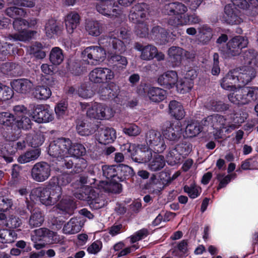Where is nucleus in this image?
I'll return each mask as SVG.
<instances>
[{"label":"nucleus","mask_w":258,"mask_h":258,"mask_svg":"<svg viewBox=\"0 0 258 258\" xmlns=\"http://www.w3.org/2000/svg\"><path fill=\"white\" fill-rule=\"evenodd\" d=\"M255 77L254 71L251 68L247 70L245 67L237 68L230 71L221 82V86L225 90L234 92L236 83L245 85L248 83Z\"/></svg>","instance_id":"1"},{"label":"nucleus","mask_w":258,"mask_h":258,"mask_svg":"<svg viewBox=\"0 0 258 258\" xmlns=\"http://www.w3.org/2000/svg\"><path fill=\"white\" fill-rule=\"evenodd\" d=\"M187 7L183 4L176 2L166 4L163 9V13L169 16H174L168 20V24L174 27L187 24L190 16L186 14Z\"/></svg>","instance_id":"2"},{"label":"nucleus","mask_w":258,"mask_h":258,"mask_svg":"<svg viewBox=\"0 0 258 258\" xmlns=\"http://www.w3.org/2000/svg\"><path fill=\"white\" fill-rule=\"evenodd\" d=\"M61 194V188L59 186L49 184L45 187L33 189L30 197L31 200L34 201L36 196L43 205L50 206L56 203L59 200Z\"/></svg>","instance_id":"3"},{"label":"nucleus","mask_w":258,"mask_h":258,"mask_svg":"<svg viewBox=\"0 0 258 258\" xmlns=\"http://www.w3.org/2000/svg\"><path fill=\"white\" fill-rule=\"evenodd\" d=\"M232 4H229L225 7V21L230 24H239L242 19L237 14L238 10L234 7L237 6L242 9H247L252 7L256 0H231Z\"/></svg>","instance_id":"4"},{"label":"nucleus","mask_w":258,"mask_h":258,"mask_svg":"<svg viewBox=\"0 0 258 258\" xmlns=\"http://www.w3.org/2000/svg\"><path fill=\"white\" fill-rule=\"evenodd\" d=\"M31 239L34 243V247L39 250L45 247L48 243L55 242L57 234L47 228H41L33 231Z\"/></svg>","instance_id":"5"},{"label":"nucleus","mask_w":258,"mask_h":258,"mask_svg":"<svg viewBox=\"0 0 258 258\" xmlns=\"http://www.w3.org/2000/svg\"><path fill=\"white\" fill-rule=\"evenodd\" d=\"M72 142L69 139L59 138L51 142L48 149L49 155L56 158V162L63 158L69 157V148Z\"/></svg>","instance_id":"6"},{"label":"nucleus","mask_w":258,"mask_h":258,"mask_svg":"<svg viewBox=\"0 0 258 258\" xmlns=\"http://www.w3.org/2000/svg\"><path fill=\"white\" fill-rule=\"evenodd\" d=\"M26 20L22 18L15 19L13 27L17 33L10 35L8 37L9 40L26 41L31 39L37 33L36 31L27 30Z\"/></svg>","instance_id":"7"},{"label":"nucleus","mask_w":258,"mask_h":258,"mask_svg":"<svg viewBox=\"0 0 258 258\" xmlns=\"http://www.w3.org/2000/svg\"><path fill=\"white\" fill-rule=\"evenodd\" d=\"M29 113L32 119L38 123L48 122L53 118L52 111L43 104H31Z\"/></svg>","instance_id":"8"},{"label":"nucleus","mask_w":258,"mask_h":258,"mask_svg":"<svg viewBox=\"0 0 258 258\" xmlns=\"http://www.w3.org/2000/svg\"><path fill=\"white\" fill-rule=\"evenodd\" d=\"M26 147V143L24 140L18 142H8L0 143V156L4 159L7 163L13 161L12 155L18 150H22Z\"/></svg>","instance_id":"9"},{"label":"nucleus","mask_w":258,"mask_h":258,"mask_svg":"<svg viewBox=\"0 0 258 258\" xmlns=\"http://www.w3.org/2000/svg\"><path fill=\"white\" fill-rule=\"evenodd\" d=\"M106 51L101 46H91L82 52L83 58L91 65H98L106 58Z\"/></svg>","instance_id":"10"},{"label":"nucleus","mask_w":258,"mask_h":258,"mask_svg":"<svg viewBox=\"0 0 258 258\" xmlns=\"http://www.w3.org/2000/svg\"><path fill=\"white\" fill-rule=\"evenodd\" d=\"M113 114L114 111L111 108L96 102L93 103L87 111V115L90 118L98 119H109Z\"/></svg>","instance_id":"11"},{"label":"nucleus","mask_w":258,"mask_h":258,"mask_svg":"<svg viewBox=\"0 0 258 258\" xmlns=\"http://www.w3.org/2000/svg\"><path fill=\"white\" fill-rule=\"evenodd\" d=\"M82 193L77 194L76 198L81 200L90 202L91 206L95 209H99L104 205V201L98 198V193L93 186H86L82 187Z\"/></svg>","instance_id":"12"},{"label":"nucleus","mask_w":258,"mask_h":258,"mask_svg":"<svg viewBox=\"0 0 258 258\" xmlns=\"http://www.w3.org/2000/svg\"><path fill=\"white\" fill-rule=\"evenodd\" d=\"M146 142L155 151L159 153L162 152L166 147L161 133L155 130H150L147 132Z\"/></svg>","instance_id":"13"},{"label":"nucleus","mask_w":258,"mask_h":258,"mask_svg":"<svg viewBox=\"0 0 258 258\" xmlns=\"http://www.w3.org/2000/svg\"><path fill=\"white\" fill-rule=\"evenodd\" d=\"M51 167L45 162H40L35 164L31 170L32 178L37 182H43L50 176Z\"/></svg>","instance_id":"14"},{"label":"nucleus","mask_w":258,"mask_h":258,"mask_svg":"<svg viewBox=\"0 0 258 258\" xmlns=\"http://www.w3.org/2000/svg\"><path fill=\"white\" fill-rule=\"evenodd\" d=\"M168 55L174 67L178 66L184 58L191 59L194 54L188 52L180 47H171L168 51Z\"/></svg>","instance_id":"15"},{"label":"nucleus","mask_w":258,"mask_h":258,"mask_svg":"<svg viewBox=\"0 0 258 258\" xmlns=\"http://www.w3.org/2000/svg\"><path fill=\"white\" fill-rule=\"evenodd\" d=\"M114 77V72L107 68H96L89 75L90 81L94 83L107 82L113 79Z\"/></svg>","instance_id":"16"},{"label":"nucleus","mask_w":258,"mask_h":258,"mask_svg":"<svg viewBox=\"0 0 258 258\" xmlns=\"http://www.w3.org/2000/svg\"><path fill=\"white\" fill-rule=\"evenodd\" d=\"M148 6L145 3L135 5L131 10L129 20L135 24L144 22L148 13Z\"/></svg>","instance_id":"17"},{"label":"nucleus","mask_w":258,"mask_h":258,"mask_svg":"<svg viewBox=\"0 0 258 258\" xmlns=\"http://www.w3.org/2000/svg\"><path fill=\"white\" fill-rule=\"evenodd\" d=\"M113 0H102L96 5L98 12L110 18L116 17L120 14V11L116 9Z\"/></svg>","instance_id":"18"},{"label":"nucleus","mask_w":258,"mask_h":258,"mask_svg":"<svg viewBox=\"0 0 258 258\" xmlns=\"http://www.w3.org/2000/svg\"><path fill=\"white\" fill-rule=\"evenodd\" d=\"M228 99L230 102L236 104H246L250 103L248 87L235 89L234 92L228 95Z\"/></svg>","instance_id":"19"},{"label":"nucleus","mask_w":258,"mask_h":258,"mask_svg":"<svg viewBox=\"0 0 258 258\" xmlns=\"http://www.w3.org/2000/svg\"><path fill=\"white\" fill-rule=\"evenodd\" d=\"M248 40L242 36H237L233 37L228 42L227 53L231 56L238 55L240 50L246 47Z\"/></svg>","instance_id":"20"},{"label":"nucleus","mask_w":258,"mask_h":258,"mask_svg":"<svg viewBox=\"0 0 258 258\" xmlns=\"http://www.w3.org/2000/svg\"><path fill=\"white\" fill-rule=\"evenodd\" d=\"M106 43L111 45L115 52L122 53L126 50L125 45L120 40L117 39L114 33H110L108 36L101 38L99 40L100 44H102L104 46H107Z\"/></svg>","instance_id":"21"},{"label":"nucleus","mask_w":258,"mask_h":258,"mask_svg":"<svg viewBox=\"0 0 258 258\" xmlns=\"http://www.w3.org/2000/svg\"><path fill=\"white\" fill-rule=\"evenodd\" d=\"M181 127L178 123L174 125L170 122H167L162 129L164 136L170 141L177 140L181 134Z\"/></svg>","instance_id":"22"},{"label":"nucleus","mask_w":258,"mask_h":258,"mask_svg":"<svg viewBox=\"0 0 258 258\" xmlns=\"http://www.w3.org/2000/svg\"><path fill=\"white\" fill-rule=\"evenodd\" d=\"M178 80L177 73L174 71H168L159 76L158 83L167 88H172L176 84Z\"/></svg>","instance_id":"23"},{"label":"nucleus","mask_w":258,"mask_h":258,"mask_svg":"<svg viewBox=\"0 0 258 258\" xmlns=\"http://www.w3.org/2000/svg\"><path fill=\"white\" fill-rule=\"evenodd\" d=\"M204 125L210 126L215 129H222L228 126L224 116L216 114L206 117L202 122Z\"/></svg>","instance_id":"24"},{"label":"nucleus","mask_w":258,"mask_h":258,"mask_svg":"<svg viewBox=\"0 0 258 258\" xmlns=\"http://www.w3.org/2000/svg\"><path fill=\"white\" fill-rule=\"evenodd\" d=\"M135 48L141 52L140 58L144 60L153 59L157 53V48L152 45L143 46L137 43L135 45Z\"/></svg>","instance_id":"25"},{"label":"nucleus","mask_w":258,"mask_h":258,"mask_svg":"<svg viewBox=\"0 0 258 258\" xmlns=\"http://www.w3.org/2000/svg\"><path fill=\"white\" fill-rule=\"evenodd\" d=\"M240 60L243 63L244 66L241 67V68L243 67H245L247 70L249 68H251L254 71V69L252 66H249V64H255L258 60V54L256 51L253 50H249L243 52L240 55Z\"/></svg>","instance_id":"26"},{"label":"nucleus","mask_w":258,"mask_h":258,"mask_svg":"<svg viewBox=\"0 0 258 258\" xmlns=\"http://www.w3.org/2000/svg\"><path fill=\"white\" fill-rule=\"evenodd\" d=\"M33 86L32 82L26 79L15 80L11 82L12 88L17 92L22 94L29 92Z\"/></svg>","instance_id":"27"},{"label":"nucleus","mask_w":258,"mask_h":258,"mask_svg":"<svg viewBox=\"0 0 258 258\" xmlns=\"http://www.w3.org/2000/svg\"><path fill=\"white\" fill-rule=\"evenodd\" d=\"M64 22L67 32L72 34L80 24V16L77 12H71L65 17Z\"/></svg>","instance_id":"28"},{"label":"nucleus","mask_w":258,"mask_h":258,"mask_svg":"<svg viewBox=\"0 0 258 258\" xmlns=\"http://www.w3.org/2000/svg\"><path fill=\"white\" fill-rule=\"evenodd\" d=\"M83 223L80 219L73 218L63 227V232L66 234H74L80 232Z\"/></svg>","instance_id":"29"},{"label":"nucleus","mask_w":258,"mask_h":258,"mask_svg":"<svg viewBox=\"0 0 258 258\" xmlns=\"http://www.w3.org/2000/svg\"><path fill=\"white\" fill-rule=\"evenodd\" d=\"M152 157V150L145 145H140L137 155L134 157V160L139 163H145L149 161Z\"/></svg>","instance_id":"30"},{"label":"nucleus","mask_w":258,"mask_h":258,"mask_svg":"<svg viewBox=\"0 0 258 258\" xmlns=\"http://www.w3.org/2000/svg\"><path fill=\"white\" fill-rule=\"evenodd\" d=\"M103 25L97 21L87 20L85 23V30L92 36H99L103 31Z\"/></svg>","instance_id":"31"},{"label":"nucleus","mask_w":258,"mask_h":258,"mask_svg":"<svg viewBox=\"0 0 258 258\" xmlns=\"http://www.w3.org/2000/svg\"><path fill=\"white\" fill-rule=\"evenodd\" d=\"M40 154L41 150L40 149H31L20 155L17 159V161L21 164L27 163L36 160Z\"/></svg>","instance_id":"32"},{"label":"nucleus","mask_w":258,"mask_h":258,"mask_svg":"<svg viewBox=\"0 0 258 258\" xmlns=\"http://www.w3.org/2000/svg\"><path fill=\"white\" fill-rule=\"evenodd\" d=\"M169 113L175 118L180 120L183 118L185 112L181 104L175 100L170 102L169 105Z\"/></svg>","instance_id":"33"},{"label":"nucleus","mask_w":258,"mask_h":258,"mask_svg":"<svg viewBox=\"0 0 258 258\" xmlns=\"http://www.w3.org/2000/svg\"><path fill=\"white\" fill-rule=\"evenodd\" d=\"M166 92L158 87H152L148 91V96L150 100L154 102H159L166 97Z\"/></svg>","instance_id":"34"},{"label":"nucleus","mask_w":258,"mask_h":258,"mask_svg":"<svg viewBox=\"0 0 258 258\" xmlns=\"http://www.w3.org/2000/svg\"><path fill=\"white\" fill-rule=\"evenodd\" d=\"M44 29L46 36L48 38H51L59 32L61 28L60 24L56 20L51 19L46 22Z\"/></svg>","instance_id":"35"},{"label":"nucleus","mask_w":258,"mask_h":258,"mask_svg":"<svg viewBox=\"0 0 258 258\" xmlns=\"http://www.w3.org/2000/svg\"><path fill=\"white\" fill-rule=\"evenodd\" d=\"M116 137L115 131L112 128L107 127L102 129L99 140L100 143L107 144L113 142Z\"/></svg>","instance_id":"36"},{"label":"nucleus","mask_w":258,"mask_h":258,"mask_svg":"<svg viewBox=\"0 0 258 258\" xmlns=\"http://www.w3.org/2000/svg\"><path fill=\"white\" fill-rule=\"evenodd\" d=\"M44 221V216L41 212L35 208L31 212L29 220V225L31 228L40 226Z\"/></svg>","instance_id":"37"},{"label":"nucleus","mask_w":258,"mask_h":258,"mask_svg":"<svg viewBox=\"0 0 258 258\" xmlns=\"http://www.w3.org/2000/svg\"><path fill=\"white\" fill-rule=\"evenodd\" d=\"M99 189L105 191L119 193L121 191V185L117 182L101 181L98 185Z\"/></svg>","instance_id":"38"},{"label":"nucleus","mask_w":258,"mask_h":258,"mask_svg":"<svg viewBox=\"0 0 258 258\" xmlns=\"http://www.w3.org/2000/svg\"><path fill=\"white\" fill-rule=\"evenodd\" d=\"M51 95L50 89L44 86H39L36 87L33 92L34 97L39 100H46L50 97Z\"/></svg>","instance_id":"39"},{"label":"nucleus","mask_w":258,"mask_h":258,"mask_svg":"<svg viewBox=\"0 0 258 258\" xmlns=\"http://www.w3.org/2000/svg\"><path fill=\"white\" fill-rule=\"evenodd\" d=\"M207 108L215 111H223L229 108V105L221 101L211 100L205 105Z\"/></svg>","instance_id":"40"},{"label":"nucleus","mask_w":258,"mask_h":258,"mask_svg":"<svg viewBox=\"0 0 258 258\" xmlns=\"http://www.w3.org/2000/svg\"><path fill=\"white\" fill-rule=\"evenodd\" d=\"M138 247L136 245H133L131 247H125L124 244L122 242H119L116 243L113 246V250L117 252L115 254L118 257H121L126 255L130 253L132 251L136 249Z\"/></svg>","instance_id":"41"},{"label":"nucleus","mask_w":258,"mask_h":258,"mask_svg":"<svg viewBox=\"0 0 258 258\" xmlns=\"http://www.w3.org/2000/svg\"><path fill=\"white\" fill-rule=\"evenodd\" d=\"M75 205L70 198L62 199L58 205V208L62 212L71 215L75 209Z\"/></svg>","instance_id":"42"},{"label":"nucleus","mask_w":258,"mask_h":258,"mask_svg":"<svg viewBox=\"0 0 258 258\" xmlns=\"http://www.w3.org/2000/svg\"><path fill=\"white\" fill-rule=\"evenodd\" d=\"M115 85L113 83L107 84L105 87H103L99 91V93L102 97L103 99L113 98L116 95L114 91Z\"/></svg>","instance_id":"43"},{"label":"nucleus","mask_w":258,"mask_h":258,"mask_svg":"<svg viewBox=\"0 0 258 258\" xmlns=\"http://www.w3.org/2000/svg\"><path fill=\"white\" fill-rule=\"evenodd\" d=\"M63 54L62 50L59 47H54L50 51L49 59L54 65L60 64L63 60Z\"/></svg>","instance_id":"44"},{"label":"nucleus","mask_w":258,"mask_h":258,"mask_svg":"<svg viewBox=\"0 0 258 258\" xmlns=\"http://www.w3.org/2000/svg\"><path fill=\"white\" fill-rule=\"evenodd\" d=\"M165 165L164 157L159 154H155L153 158L149 164V168L153 171L162 169Z\"/></svg>","instance_id":"45"},{"label":"nucleus","mask_w":258,"mask_h":258,"mask_svg":"<svg viewBox=\"0 0 258 258\" xmlns=\"http://www.w3.org/2000/svg\"><path fill=\"white\" fill-rule=\"evenodd\" d=\"M26 141L31 147L37 148L43 143L44 137L41 133H37L33 135L28 136Z\"/></svg>","instance_id":"46"},{"label":"nucleus","mask_w":258,"mask_h":258,"mask_svg":"<svg viewBox=\"0 0 258 258\" xmlns=\"http://www.w3.org/2000/svg\"><path fill=\"white\" fill-rule=\"evenodd\" d=\"M17 234L15 232L5 229H0V242L11 243L16 238Z\"/></svg>","instance_id":"47"},{"label":"nucleus","mask_w":258,"mask_h":258,"mask_svg":"<svg viewBox=\"0 0 258 258\" xmlns=\"http://www.w3.org/2000/svg\"><path fill=\"white\" fill-rule=\"evenodd\" d=\"M68 150L69 157L71 156L79 157L84 155L86 153V149L81 144H72L71 147L69 148Z\"/></svg>","instance_id":"48"},{"label":"nucleus","mask_w":258,"mask_h":258,"mask_svg":"<svg viewBox=\"0 0 258 258\" xmlns=\"http://www.w3.org/2000/svg\"><path fill=\"white\" fill-rule=\"evenodd\" d=\"M202 131V127L198 122H194L187 124L185 132L187 137H196Z\"/></svg>","instance_id":"49"},{"label":"nucleus","mask_w":258,"mask_h":258,"mask_svg":"<svg viewBox=\"0 0 258 258\" xmlns=\"http://www.w3.org/2000/svg\"><path fill=\"white\" fill-rule=\"evenodd\" d=\"M194 83L192 81L187 79H180L177 81L176 84L177 91L180 93L188 92L193 87Z\"/></svg>","instance_id":"50"},{"label":"nucleus","mask_w":258,"mask_h":258,"mask_svg":"<svg viewBox=\"0 0 258 258\" xmlns=\"http://www.w3.org/2000/svg\"><path fill=\"white\" fill-rule=\"evenodd\" d=\"M76 129L78 134L81 136H89L93 133L94 130L92 128L90 125L83 121L78 123Z\"/></svg>","instance_id":"51"},{"label":"nucleus","mask_w":258,"mask_h":258,"mask_svg":"<svg viewBox=\"0 0 258 258\" xmlns=\"http://www.w3.org/2000/svg\"><path fill=\"white\" fill-rule=\"evenodd\" d=\"M79 96L82 98L87 99L92 97L94 94V91L90 86L83 84L76 91Z\"/></svg>","instance_id":"52"},{"label":"nucleus","mask_w":258,"mask_h":258,"mask_svg":"<svg viewBox=\"0 0 258 258\" xmlns=\"http://www.w3.org/2000/svg\"><path fill=\"white\" fill-rule=\"evenodd\" d=\"M5 13L7 16L11 18H14L17 16L24 17L26 14L24 9L17 7H10L7 8L5 10Z\"/></svg>","instance_id":"53"},{"label":"nucleus","mask_w":258,"mask_h":258,"mask_svg":"<svg viewBox=\"0 0 258 258\" xmlns=\"http://www.w3.org/2000/svg\"><path fill=\"white\" fill-rule=\"evenodd\" d=\"M184 191L188 194L190 198L195 199L200 195L201 188L199 186L194 184L189 186L185 185Z\"/></svg>","instance_id":"54"},{"label":"nucleus","mask_w":258,"mask_h":258,"mask_svg":"<svg viewBox=\"0 0 258 258\" xmlns=\"http://www.w3.org/2000/svg\"><path fill=\"white\" fill-rule=\"evenodd\" d=\"M201 38H203V41L204 43L208 42L212 37V30L210 28L206 25H203L198 28Z\"/></svg>","instance_id":"55"},{"label":"nucleus","mask_w":258,"mask_h":258,"mask_svg":"<svg viewBox=\"0 0 258 258\" xmlns=\"http://www.w3.org/2000/svg\"><path fill=\"white\" fill-rule=\"evenodd\" d=\"M110 59L117 67L121 69L124 68L128 63L125 57L119 55H111Z\"/></svg>","instance_id":"56"},{"label":"nucleus","mask_w":258,"mask_h":258,"mask_svg":"<svg viewBox=\"0 0 258 258\" xmlns=\"http://www.w3.org/2000/svg\"><path fill=\"white\" fill-rule=\"evenodd\" d=\"M15 120L14 115L9 112L0 113V124L5 126H10Z\"/></svg>","instance_id":"57"},{"label":"nucleus","mask_w":258,"mask_h":258,"mask_svg":"<svg viewBox=\"0 0 258 258\" xmlns=\"http://www.w3.org/2000/svg\"><path fill=\"white\" fill-rule=\"evenodd\" d=\"M17 126L19 128H21L24 130H28L31 126V121L30 118L25 115H24L20 118H15V120Z\"/></svg>","instance_id":"58"},{"label":"nucleus","mask_w":258,"mask_h":258,"mask_svg":"<svg viewBox=\"0 0 258 258\" xmlns=\"http://www.w3.org/2000/svg\"><path fill=\"white\" fill-rule=\"evenodd\" d=\"M103 175L107 179L115 177L117 169L114 166L104 165L102 167Z\"/></svg>","instance_id":"59"},{"label":"nucleus","mask_w":258,"mask_h":258,"mask_svg":"<svg viewBox=\"0 0 258 258\" xmlns=\"http://www.w3.org/2000/svg\"><path fill=\"white\" fill-rule=\"evenodd\" d=\"M123 132L129 136L136 137L141 133V128L135 124H132L123 129Z\"/></svg>","instance_id":"60"},{"label":"nucleus","mask_w":258,"mask_h":258,"mask_svg":"<svg viewBox=\"0 0 258 258\" xmlns=\"http://www.w3.org/2000/svg\"><path fill=\"white\" fill-rule=\"evenodd\" d=\"M243 170H251L258 168V160L256 159H248L244 160L241 164Z\"/></svg>","instance_id":"61"},{"label":"nucleus","mask_w":258,"mask_h":258,"mask_svg":"<svg viewBox=\"0 0 258 258\" xmlns=\"http://www.w3.org/2000/svg\"><path fill=\"white\" fill-rule=\"evenodd\" d=\"M152 34L157 38L162 39L164 41H168L167 39V32L163 28L156 26L153 28Z\"/></svg>","instance_id":"62"},{"label":"nucleus","mask_w":258,"mask_h":258,"mask_svg":"<svg viewBox=\"0 0 258 258\" xmlns=\"http://www.w3.org/2000/svg\"><path fill=\"white\" fill-rule=\"evenodd\" d=\"M13 95L12 89L0 83V99L8 100Z\"/></svg>","instance_id":"63"},{"label":"nucleus","mask_w":258,"mask_h":258,"mask_svg":"<svg viewBox=\"0 0 258 258\" xmlns=\"http://www.w3.org/2000/svg\"><path fill=\"white\" fill-rule=\"evenodd\" d=\"M136 33L140 37H145L148 35L149 29L144 22L137 24Z\"/></svg>","instance_id":"64"}]
</instances>
